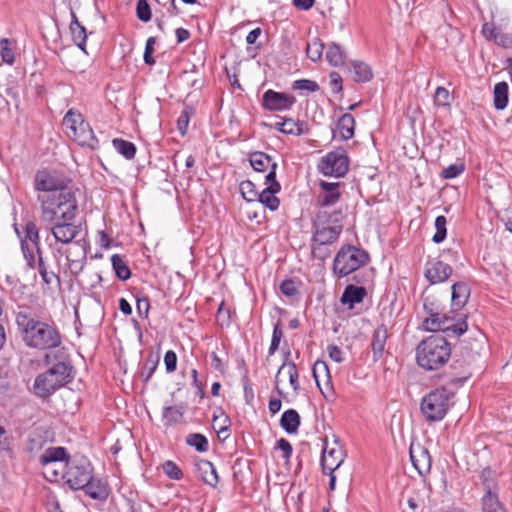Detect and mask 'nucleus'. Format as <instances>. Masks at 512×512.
Returning a JSON list of instances; mask_svg holds the SVG:
<instances>
[{
  "label": "nucleus",
  "mask_w": 512,
  "mask_h": 512,
  "mask_svg": "<svg viewBox=\"0 0 512 512\" xmlns=\"http://www.w3.org/2000/svg\"><path fill=\"white\" fill-rule=\"evenodd\" d=\"M15 322L23 342L28 347L46 350L61 344L56 327L38 320L27 309L16 312Z\"/></svg>",
  "instance_id": "nucleus-1"
},
{
  "label": "nucleus",
  "mask_w": 512,
  "mask_h": 512,
  "mask_svg": "<svg viewBox=\"0 0 512 512\" xmlns=\"http://www.w3.org/2000/svg\"><path fill=\"white\" fill-rule=\"evenodd\" d=\"M41 201V219L44 222L73 221L78 211L75 192L69 188L58 193L38 197Z\"/></svg>",
  "instance_id": "nucleus-2"
},
{
  "label": "nucleus",
  "mask_w": 512,
  "mask_h": 512,
  "mask_svg": "<svg viewBox=\"0 0 512 512\" xmlns=\"http://www.w3.org/2000/svg\"><path fill=\"white\" fill-rule=\"evenodd\" d=\"M451 356V347L440 335H431L422 340L416 348V360L426 370H436L447 363Z\"/></svg>",
  "instance_id": "nucleus-3"
},
{
  "label": "nucleus",
  "mask_w": 512,
  "mask_h": 512,
  "mask_svg": "<svg viewBox=\"0 0 512 512\" xmlns=\"http://www.w3.org/2000/svg\"><path fill=\"white\" fill-rule=\"evenodd\" d=\"M72 367L67 361H58L47 371L39 374L33 385L34 392L41 398L49 397L56 390L69 383Z\"/></svg>",
  "instance_id": "nucleus-4"
},
{
  "label": "nucleus",
  "mask_w": 512,
  "mask_h": 512,
  "mask_svg": "<svg viewBox=\"0 0 512 512\" xmlns=\"http://www.w3.org/2000/svg\"><path fill=\"white\" fill-rule=\"evenodd\" d=\"M453 397L454 393L445 387H439L427 393L420 403V411L425 420L441 421L452 406Z\"/></svg>",
  "instance_id": "nucleus-5"
},
{
  "label": "nucleus",
  "mask_w": 512,
  "mask_h": 512,
  "mask_svg": "<svg viewBox=\"0 0 512 512\" xmlns=\"http://www.w3.org/2000/svg\"><path fill=\"white\" fill-rule=\"evenodd\" d=\"M62 125L66 135L81 146L91 149L98 147V140L94 135L92 128L87 123L82 114L70 109L63 118Z\"/></svg>",
  "instance_id": "nucleus-6"
},
{
  "label": "nucleus",
  "mask_w": 512,
  "mask_h": 512,
  "mask_svg": "<svg viewBox=\"0 0 512 512\" xmlns=\"http://www.w3.org/2000/svg\"><path fill=\"white\" fill-rule=\"evenodd\" d=\"M369 255L363 249L353 245H344L336 253L333 261V273L336 277H345L366 265Z\"/></svg>",
  "instance_id": "nucleus-7"
},
{
  "label": "nucleus",
  "mask_w": 512,
  "mask_h": 512,
  "mask_svg": "<svg viewBox=\"0 0 512 512\" xmlns=\"http://www.w3.org/2000/svg\"><path fill=\"white\" fill-rule=\"evenodd\" d=\"M92 473L93 468L86 458H73L66 461L63 478L72 489L77 490L88 484Z\"/></svg>",
  "instance_id": "nucleus-8"
},
{
  "label": "nucleus",
  "mask_w": 512,
  "mask_h": 512,
  "mask_svg": "<svg viewBox=\"0 0 512 512\" xmlns=\"http://www.w3.org/2000/svg\"><path fill=\"white\" fill-rule=\"evenodd\" d=\"M317 168L324 176L343 177L349 170V157L344 149L330 151L320 158Z\"/></svg>",
  "instance_id": "nucleus-9"
},
{
  "label": "nucleus",
  "mask_w": 512,
  "mask_h": 512,
  "mask_svg": "<svg viewBox=\"0 0 512 512\" xmlns=\"http://www.w3.org/2000/svg\"><path fill=\"white\" fill-rule=\"evenodd\" d=\"M342 229L343 227L337 219L330 223L327 213L319 212L314 222L313 240L332 245L338 240Z\"/></svg>",
  "instance_id": "nucleus-10"
},
{
  "label": "nucleus",
  "mask_w": 512,
  "mask_h": 512,
  "mask_svg": "<svg viewBox=\"0 0 512 512\" xmlns=\"http://www.w3.org/2000/svg\"><path fill=\"white\" fill-rule=\"evenodd\" d=\"M345 456V450L340 443L334 441L332 444H328L326 442L321 456L323 472L328 474L334 473L344 462Z\"/></svg>",
  "instance_id": "nucleus-11"
},
{
  "label": "nucleus",
  "mask_w": 512,
  "mask_h": 512,
  "mask_svg": "<svg viewBox=\"0 0 512 512\" xmlns=\"http://www.w3.org/2000/svg\"><path fill=\"white\" fill-rule=\"evenodd\" d=\"M35 187L37 190L48 192L49 194L69 189L66 187V180L64 178L58 176L55 172L46 169L36 173Z\"/></svg>",
  "instance_id": "nucleus-12"
},
{
  "label": "nucleus",
  "mask_w": 512,
  "mask_h": 512,
  "mask_svg": "<svg viewBox=\"0 0 512 512\" xmlns=\"http://www.w3.org/2000/svg\"><path fill=\"white\" fill-rule=\"evenodd\" d=\"M449 319L438 312H431L428 317H426L422 322V327L426 331H448L453 330L454 333L458 335H462L467 330L466 323H459L457 325H449Z\"/></svg>",
  "instance_id": "nucleus-13"
},
{
  "label": "nucleus",
  "mask_w": 512,
  "mask_h": 512,
  "mask_svg": "<svg viewBox=\"0 0 512 512\" xmlns=\"http://www.w3.org/2000/svg\"><path fill=\"white\" fill-rule=\"evenodd\" d=\"M296 103V98L292 94L267 90L262 96V104L269 111H286L292 108Z\"/></svg>",
  "instance_id": "nucleus-14"
},
{
  "label": "nucleus",
  "mask_w": 512,
  "mask_h": 512,
  "mask_svg": "<svg viewBox=\"0 0 512 512\" xmlns=\"http://www.w3.org/2000/svg\"><path fill=\"white\" fill-rule=\"evenodd\" d=\"M48 223L50 224L49 230L53 235L55 241L62 244H74V239L81 232V225H77L72 221L62 220Z\"/></svg>",
  "instance_id": "nucleus-15"
},
{
  "label": "nucleus",
  "mask_w": 512,
  "mask_h": 512,
  "mask_svg": "<svg viewBox=\"0 0 512 512\" xmlns=\"http://www.w3.org/2000/svg\"><path fill=\"white\" fill-rule=\"evenodd\" d=\"M409 454L413 467L419 475L422 477L428 475L432 467V458L428 449L421 444L411 443Z\"/></svg>",
  "instance_id": "nucleus-16"
},
{
  "label": "nucleus",
  "mask_w": 512,
  "mask_h": 512,
  "mask_svg": "<svg viewBox=\"0 0 512 512\" xmlns=\"http://www.w3.org/2000/svg\"><path fill=\"white\" fill-rule=\"evenodd\" d=\"M452 267L440 260H430L426 263L424 276L430 284L445 282L452 274Z\"/></svg>",
  "instance_id": "nucleus-17"
},
{
  "label": "nucleus",
  "mask_w": 512,
  "mask_h": 512,
  "mask_svg": "<svg viewBox=\"0 0 512 512\" xmlns=\"http://www.w3.org/2000/svg\"><path fill=\"white\" fill-rule=\"evenodd\" d=\"M249 162L256 172L268 171L266 181L276 179L277 163L268 154L261 151L252 152L249 155Z\"/></svg>",
  "instance_id": "nucleus-18"
},
{
  "label": "nucleus",
  "mask_w": 512,
  "mask_h": 512,
  "mask_svg": "<svg viewBox=\"0 0 512 512\" xmlns=\"http://www.w3.org/2000/svg\"><path fill=\"white\" fill-rule=\"evenodd\" d=\"M266 184L267 186L260 192L257 202L269 208L271 211H275L278 209L280 204V201L275 194L280 191L281 186L276 179L266 181Z\"/></svg>",
  "instance_id": "nucleus-19"
},
{
  "label": "nucleus",
  "mask_w": 512,
  "mask_h": 512,
  "mask_svg": "<svg viewBox=\"0 0 512 512\" xmlns=\"http://www.w3.org/2000/svg\"><path fill=\"white\" fill-rule=\"evenodd\" d=\"M322 194L318 197V203L321 207L334 205L340 199L339 183L320 182Z\"/></svg>",
  "instance_id": "nucleus-20"
},
{
  "label": "nucleus",
  "mask_w": 512,
  "mask_h": 512,
  "mask_svg": "<svg viewBox=\"0 0 512 512\" xmlns=\"http://www.w3.org/2000/svg\"><path fill=\"white\" fill-rule=\"evenodd\" d=\"M85 493L90 496L92 499L103 501L107 499L109 496V487L108 484L99 478H94L91 476V480H89L88 484L83 486Z\"/></svg>",
  "instance_id": "nucleus-21"
},
{
  "label": "nucleus",
  "mask_w": 512,
  "mask_h": 512,
  "mask_svg": "<svg viewBox=\"0 0 512 512\" xmlns=\"http://www.w3.org/2000/svg\"><path fill=\"white\" fill-rule=\"evenodd\" d=\"M388 338V330L385 325L377 327L372 337V352L375 361L379 360L385 351V344Z\"/></svg>",
  "instance_id": "nucleus-22"
},
{
  "label": "nucleus",
  "mask_w": 512,
  "mask_h": 512,
  "mask_svg": "<svg viewBox=\"0 0 512 512\" xmlns=\"http://www.w3.org/2000/svg\"><path fill=\"white\" fill-rule=\"evenodd\" d=\"M199 477L208 485L216 487L219 477L215 466L208 460H200L196 463Z\"/></svg>",
  "instance_id": "nucleus-23"
},
{
  "label": "nucleus",
  "mask_w": 512,
  "mask_h": 512,
  "mask_svg": "<svg viewBox=\"0 0 512 512\" xmlns=\"http://www.w3.org/2000/svg\"><path fill=\"white\" fill-rule=\"evenodd\" d=\"M354 127V117L349 113L343 114L337 122L334 137L339 135L342 140L351 139L354 136Z\"/></svg>",
  "instance_id": "nucleus-24"
},
{
  "label": "nucleus",
  "mask_w": 512,
  "mask_h": 512,
  "mask_svg": "<svg viewBox=\"0 0 512 512\" xmlns=\"http://www.w3.org/2000/svg\"><path fill=\"white\" fill-rule=\"evenodd\" d=\"M287 370V374L289 376V383L292 386L294 392H298L300 386H299V375L297 371V367L294 362H284L281 367L278 369L275 382H276V390L280 396L283 395V391L279 387V375L284 371Z\"/></svg>",
  "instance_id": "nucleus-25"
},
{
  "label": "nucleus",
  "mask_w": 512,
  "mask_h": 512,
  "mask_svg": "<svg viewBox=\"0 0 512 512\" xmlns=\"http://www.w3.org/2000/svg\"><path fill=\"white\" fill-rule=\"evenodd\" d=\"M365 296V288L354 285H348L345 288L340 298V301L343 305H348L349 308L352 309L355 304L361 303Z\"/></svg>",
  "instance_id": "nucleus-26"
},
{
  "label": "nucleus",
  "mask_w": 512,
  "mask_h": 512,
  "mask_svg": "<svg viewBox=\"0 0 512 512\" xmlns=\"http://www.w3.org/2000/svg\"><path fill=\"white\" fill-rule=\"evenodd\" d=\"M70 32L74 43L85 52L87 33L84 26L80 24L76 14L71 10Z\"/></svg>",
  "instance_id": "nucleus-27"
},
{
  "label": "nucleus",
  "mask_w": 512,
  "mask_h": 512,
  "mask_svg": "<svg viewBox=\"0 0 512 512\" xmlns=\"http://www.w3.org/2000/svg\"><path fill=\"white\" fill-rule=\"evenodd\" d=\"M280 425L288 434L296 433L300 426V416L298 412L294 409L286 410L281 416Z\"/></svg>",
  "instance_id": "nucleus-28"
},
{
  "label": "nucleus",
  "mask_w": 512,
  "mask_h": 512,
  "mask_svg": "<svg viewBox=\"0 0 512 512\" xmlns=\"http://www.w3.org/2000/svg\"><path fill=\"white\" fill-rule=\"evenodd\" d=\"M470 296V290L468 286L463 282H457L452 285V305L456 309H459L465 305Z\"/></svg>",
  "instance_id": "nucleus-29"
},
{
  "label": "nucleus",
  "mask_w": 512,
  "mask_h": 512,
  "mask_svg": "<svg viewBox=\"0 0 512 512\" xmlns=\"http://www.w3.org/2000/svg\"><path fill=\"white\" fill-rule=\"evenodd\" d=\"M350 71L354 81L356 82H368L373 77L370 66L361 61H353L351 63Z\"/></svg>",
  "instance_id": "nucleus-30"
},
{
  "label": "nucleus",
  "mask_w": 512,
  "mask_h": 512,
  "mask_svg": "<svg viewBox=\"0 0 512 512\" xmlns=\"http://www.w3.org/2000/svg\"><path fill=\"white\" fill-rule=\"evenodd\" d=\"M494 107L497 110H503L508 104V84L504 81L498 82L494 86Z\"/></svg>",
  "instance_id": "nucleus-31"
},
{
  "label": "nucleus",
  "mask_w": 512,
  "mask_h": 512,
  "mask_svg": "<svg viewBox=\"0 0 512 512\" xmlns=\"http://www.w3.org/2000/svg\"><path fill=\"white\" fill-rule=\"evenodd\" d=\"M319 371H323L325 372L328 380L330 379V374H329V369H328V366L327 364L324 362V361H316L315 364H314V367H313V376L315 378V381L318 385V387L320 388L323 396L327 399V400H332L333 399V396H334V393H333V388L332 386H330L329 382L327 383L326 385V389H327V392H325L324 390H322V388L320 387V383H319V380H318V372Z\"/></svg>",
  "instance_id": "nucleus-32"
},
{
  "label": "nucleus",
  "mask_w": 512,
  "mask_h": 512,
  "mask_svg": "<svg viewBox=\"0 0 512 512\" xmlns=\"http://www.w3.org/2000/svg\"><path fill=\"white\" fill-rule=\"evenodd\" d=\"M326 59L332 66H341L345 61V52L340 45L331 43L327 48Z\"/></svg>",
  "instance_id": "nucleus-33"
},
{
  "label": "nucleus",
  "mask_w": 512,
  "mask_h": 512,
  "mask_svg": "<svg viewBox=\"0 0 512 512\" xmlns=\"http://www.w3.org/2000/svg\"><path fill=\"white\" fill-rule=\"evenodd\" d=\"M66 457V449L63 447H53L45 451L40 457V463L48 465L51 463L62 462Z\"/></svg>",
  "instance_id": "nucleus-34"
},
{
  "label": "nucleus",
  "mask_w": 512,
  "mask_h": 512,
  "mask_svg": "<svg viewBox=\"0 0 512 512\" xmlns=\"http://www.w3.org/2000/svg\"><path fill=\"white\" fill-rule=\"evenodd\" d=\"M74 246H77L81 250L80 258L73 259L71 257V253L69 251H67L66 258L68 261V266H69L70 272L74 275H77L83 269L84 261L86 259V252L83 248V245L80 243V241H75Z\"/></svg>",
  "instance_id": "nucleus-35"
},
{
  "label": "nucleus",
  "mask_w": 512,
  "mask_h": 512,
  "mask_svg": "<svg viewBox=\"0 0 512 512\" xmlns=\"http://www.w3.org/2000/svg\"><path fill=\"white\" fill-rule=\"evenodd\" d=\"M483 512H505L496 491L485 493L482 498Z\"/></svg>",
  "instance_id": "nucleus-36"
},
{
  "label": "nucleus",
  "mask_w": 512,
  "mask_h": 512,
  "mask_svg": "<svg viewBox=\"0 0 512 512\" xmlns=\"http://www.w3.org/2000/svg\"><path fill=\"white\" fill-rule=\"evenodd\" d=\"M112 144L115 150L126 159L130 160L134 158L136 154V147L132 142L116 138L113 139Z\"/></svg>",
  "instance_id": "nucleus-37"
},
{
  "label": "nucleus",
  "mask_w": 512,
  "mask_h": 512,
  "mask_svg": "<svg viewBox=\"0 0 512 512\" xmlns=\"http://www.w3.org/2000/svg\"><path fill=\"white\" fill-rule=\"evenodd\" d=\"M111 263H112V267L119 279L127 280L130 278L131 271H130L128 265L126 264V262L124 261V259L122 258V256H120L118 254L112 255Z\"/></svg>",
  "instance_id": "nucleus-38"
},
{
  "label": "nucleus",
  "mask_w": 512,
  "mask_h": 512,
  "mask_svg": "<svg viewBox=\"0 0 512 512\" xmlns=\"http://www.w3.org/2000/svg\"><path fill=\"white\" fill-rule=\"evenodd\" d=\"M26 243L31 242V245L36 249L37 254L41 253L40 241H39V230L36 224L32 221H28L25 225V236Z\"/></svg>",
  "instance_id": "nucleus-39"
},
{
  "label": "nucleus",
  "mask_w": 512,
  "mask_h": 512,
  "mask_svg": "<svg viewBox=\"0 0 512 512\" xmlns=\"http://www.w3.org/2000/svg\"><path fill=\"white\" fill-rule=\"evenodd\" d=\"M230 420L228 416L219 410V414L213 415L212 426L214 430L220 435L225 434V438L228 436Z\"/></svg>",
  "instance_id": "nucleus-40"
},
{
  "label": "nucleus",
  "mask_w": 512,
  "mask_h": 512,
  "mask_svg": "<svg viewBox=\"0 0 512 512\" xmlns=\"http://www.w3.org/2000/svg\"><path fill=\"white\" fill-rule=\"evenodd\" d=\"M21 250L29 268L34 269L38 263V255L35 254L36 249L33 245L26 243L25 239H21Z\"/></svg>",
  "instance_id": "nucleus-41"
},
{
  "label": "nucleus",
  "mask_w": 512,
  "mask_h": 512,
  "mask_svg": "<svg viewBox=\"0 0 512 512\" xmlns=\"http://www.w3.org/2000/svg\"><path fill=\"white\" fill-rule=\"evenodd\" d=\"M323 49H324V45L321 42V40L318 38H314L312 41H310L307 44V47H306L307 57L311 61L316 62L321 59L322 54H323Z\"/></svg>",
  "instance_id": "nucleus-42"
},
{
  "label": "nucleus",
  "mask_w": 512,
  "mask_h": 512,
  "mask_svg": "<svg viewBox=\"0 0 512 512\" xmlns=\"http://www.w3.org/2000/svg\"><path fill=\"white\" fill-rule=\"evenodd\" d=\"M480 478L484 486L485 493L494 492L497 490L496 474L489 467L484 468L481 472Z\"/></svg>",
  "instance_id": "nucleus-43"
},
{
  "label": "nucleus",
  "mask_w": 512,
  "mask_h": 512,
  "mask_svg": "<svg viewBox=\"0 0 512 512\" xmlns=\"http://www.w3.org/2000/svg\"><path fill=\"white\" fill-rule=\"evenodd\" d=\"M240 192L243 198L248 202L257 201L260 192L250 180H245L240 183Z\"/></svg>",
  "instance_id": "nucleus-44"
},
{
  "label": "nucleus",
  "mask_w": 512,
  "mask_h": 512,
  "mask_svg": "<svg viewBox=\"0 0 512 512\" xmlns=\"http://www.w3.org/2000/svg\"><path fill=\"white\" fill-rule=\"evenodd\" d=\"M284 134L288 135H302L304 131V124L300 121H296L292 118H283Z\"/></svg>",
  "instance_id": "nucleus-45"
},
{
  "label": "nucleus",
  "mask_w": 512,
  "mask_h": 512,
  "mask_svg": "<svg viewBox=\"0 0 512 512\" xmlns=\"http://www.w3.org/2000/svg\"><path fill=\"white\" fill-rule=\"evenodd\" d=\"M160 357L157 356H149L144 364L143 370L141 372V377L143 378L144 382H148L153 373L155 372L158 364H159Z\"/></svg>",
  "instance_id": "nucleus-46"
},
{
  "label": "nucleus",
  "mask_w": 512,
  "mask_h": 512,
  "mask_svg": "<svg viewBox=\"0 0 512 512\" xmlns=\"http://www.w3.org/2000/svg\"><path fill=\"white\" fill-rule=\"evenodd\" d=\"M0 55L3 62L11 65L15 61L14 51L11 48V42L8 38L0 39Z\"/></svg>",
  "instance_id": "nucleus-47"
},
{
  "label": "nucleus",
  "mask_w": 512,
  "mask_h": 512,
  "mask_svg": "<svg viewBox=\"0 0 512 512\" xmlns=\"http://www.w3.org/2000/svg\"><path fill=\"white\" fill-rule=\"evenodd\" d=\"M37 255H38V263H37L36 267L38 268L39 274H40L43 282L47 285H50V284H52L54 279L58 280V277L54 272H49L47 270V266L42 257V252L38 253Z\"/></svg>",
  "instance_id": "nucleus-48"
},
{
  "label": "nucleus",
  "mask_w": 512,
  "mask_h": 512,
  "mask_svg": "<svg viewBox=\"0 0 512 512\" xmlns=\"http://www.w3.org/2000/svg\"><path fill=\"white\" fill-rule=\"evenodd\" d=\"M187 443L190 446L195 447V449L199 452L207 451L209 446L206 437L199 433L190 434L187 437Z\"/></svg>",
  "instance_id": "nucleus-49"
},
{
  "label": "nucleus",
  "mask_w": 512,
  "mask_h": 512,
  "mask_svg": "<svg viewBox=\"0 0 512 512\" xmlns=\"http://www.w3.org/2000/svg\"><path fill=\"white\" fill-rule=\"evenodd\" d=\"M329 246V244L320 243L312 239L311 250L313 257L319 260H325L328 258L331 254Z\"/></svg>",
  "instance_id": "nucleus-50"
},
{
  "label": "nucleus",
  "mask_w": 512,
  "mask_h": 512,
  "mask_svg": "<svg viewBox=\"0 0 512 512\" xmlns=\"http://www.w3.org/2000/svg\"><path fill=\"white\" fill-rule=\"evenodd\" d=\"M446 224H447V220L444 216H438L435 219L436 233L434 234V236L432 238L433 242L441 243L446 238V234H447Z\"/></svg>",
  "instance_id": "nucleus-51"
},
{
  "label": "nucleus",
  "mask_w": 512,
  "mask_h": 512,
  "mask_svg": "<svg viewBox=\"0 0 512 512\" xmlns=\"http://www.w3.org/2000/svg\"><path fill=\"white\" fill-rule=\"evenodd\" d=\"M163 473L173 480H180L183 476L181 469L170 460L165 461L162 464Z\"/></svg>",
  "instance_id": "nucleus-52"
},
{
  "label": "nucleus",
  "mask_w": 512,
  "mask_h": 512,
  "mask_svg": "<svg viewBox=\"0 0 512 512\" xmlns=\"http://www.w3.org/2000/svg\"><path fill=\"white\" fill-rule=\"evenodd\" d=\"M292 88L299 91L316 92L319 90V85L309 79H300L293 82Z\"/></svg>",
  "instance_id": "nucleus-53"
},
{
  "label": "nucleus",
  "mask_w": 512,
  "mask_h": 512,
  "mask_svg": "<svg viewBox=\"0 0 512 512\" xmlns=\"http://www.w3.org/2000/svg\"><path fill=\"white\" fill-rule=\"evenodd\" d=\"M282 337L283 331L280 323L278 322L273 328L271 344L268 350L269 355H273L278 350Z\"/></svg>",
  "instance_id": "nucleus-54"
},
{
  "label": "nucleus",
  "mask_w": 512,
  "mask_h": 512,
  "mask_svg": "<svg viewBox=\"0 0 512 512\" xmlns=\"http://www.w3.org/2000/svg\"><path fill=\"white\" fill-rule=\"evenodd\" d=\"M280 291L282 292L283 295L290 298L295 297L296 295L299 294L298 286L296 282L292 279H285L284 281H282L280 284Z\"/></svg>",
  "instance_id": "nucleus-55"
},
{
  "label": "nucleus",
  "mask_w": 512,
  "mask_h": 512,
  "mask_svg": "<svg viewBox=\"0 0 512 512\" xmlns=\"http://www.w3.org/2000/svg\"><path fill=\"white\" fill-rule=\"evenodd\" d=\"M136 13L139 20L148 22L151 19V9L147 0H138Z\"/></svg>",
  "instance_id": "nucleus-56"
},
{
  "label": "nucleus",
  "mask_w": 512,
  "mask_h": 512,
  "mask_svg": "<svg viewBox=\"0 0 512 512\" xmlns=\"http://www.w3.org/2000/svg\"><path fill=\"white\" fill-rule=\"evenodd\" d=\"M434 103L437 106L450 105V93L445 87H437L434 95Z\"/></svg>",
  "instance_id": "nucleus-57"
},
{
  "label": "nucleus",
  "mask_w": 512,
  "mask_h": 512,
  "mask_svg": "<svg viewBox=\"0 0 512 512\" xmlns=\"http://www.w3.org/2000/svg\"><path fill=\"white\" fill-rule=\"evenodd\" d=\"M464 171V165L462 163L451 164L442 170L441 176L444 179H453L459 176Z\"/></svg>",
  "instance_id": "nucleus-58"
},
{
  "label": "nucleus",
  "mask_w": 512,
  "mask_h": 512,
  "mask_svg": "<svg viewBox=\"0 0 512 512\" xmlns=\"http://www.w3.org/2000/svg\"><path fill=\"white\" fill-rule=\"evenodd\" d=\"M181 417V413L175 407L169 406L166 407L163 411V420L165 421V425H172L177 423Z\"/></svg>",
  "instance_id": "nucleus-59"
},
{
  "label": "nucleus",
  "mask_w": 512,
  "mask_h": 512,
  "mask_svg": "<svg viewBox=\"0 0 512 512\" xmlns=\"http://www.w3.org/2000/svg\"><path fill=\"white\" fill-rule=\"evenodd\" d=\"M482 34L487 40L498 41V37L500 36L499 31L495 27L493 23H484L482 26Z\"/></svg>",
  "instance_id": "nucleus-60"
},
{
  "label": "nucleus",
  "mask_w": 512,
  "mask_h": 512,
  "mask_svg": "<svg viewBox=\"0 0 512 512\" xmlns=\"http://www.w3.org/2000/svg\"><path fill=\"white\" fill-rule=\"evenodd\" d=\"M164 363H165L166 371L168 373L174 372L177 367L176 353L172 350L167 351L164 356Z\"/></svg>",
  "instance_id": "nucleus-61"
},
{
  "label": "nucleus",
  "mask_w": 512,
  "mask_h": 512,
  "mask_svg": "<svg viewBox=\"0 0 512 512\" xmlns=\"http://www.w3.org/2000/svg\"><path fill=\"white\" fill-rule=\"evenodd\" d=\"M137 312L140 317L148 318L149 310H150V302L147 297H137Z\"/></svg>",
  "instance_id": "nucleus-62"
},
{
  "label": "nucleus",
  "mask_w": 512,
  "mask_h": 512,
  "mask_svg": "<svg viewBox=\"0 0 512 512\" xmlns=\"http://www.w3.org/2000/svg\"><path fill=\"white\" fill-rule=\"evenodd\" d=\"M156 40L154 37H149L146 41L145 51H144V61L148 65H153L155 63L154 58L152 57L153 46Z\"/></svg>",
  "instance_id": "nucleus-63"
},
{
  "label": "nucleus",
  "mask_w": 512,
  "mask_h": 512,
  "mask_svg": "<svg viewBox=\"0 0 512 512\" xmlns=\"http://www.w3.org/2000/svg\"><path fill=\"white\" fill-rule=\"evenodd\" d=\"M330 78V87L333 93H339L342 91V78L339 73L332 72L329 75Z\"/></svg>",
  "instance_id": "nucleus-64"
}]
</instances>
